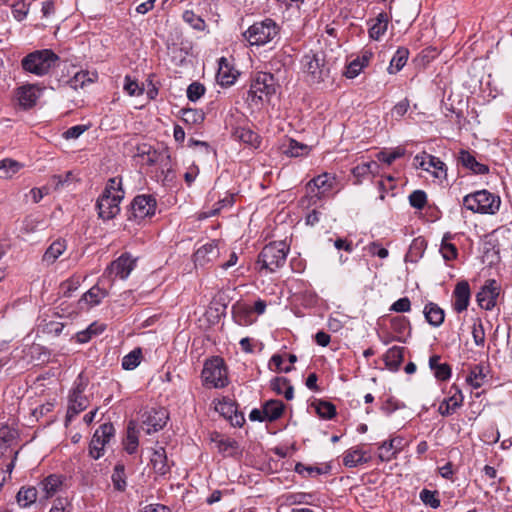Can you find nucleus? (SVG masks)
Here are the masks:
<instances>
[{
  "instance_id": "f257e3e1",
  "label": "nucleus",
  "mask_w": 512,
  "mask_h": 512,
  "mask_svg": "<svg viewBox=\"0 0 512 512\" xmlns=\"http://www.w3.org/2000/svg\"><path fill=\"white\" fill-rule=\"evenodd\" d=\"M121 179H109L105 189L99 196L96 207L98 216L103 220L113 219L120 211L119 203L123 199L124 192L121 189Z\"/></svg>"
},
{
  "instance_id": "f03ea898",
  "label": "nucleus",
  "mask_w": 512,
  "mask_h": 512,
  "mask_svg": "<svg viewBox=\"0 0 512 512\" xmlns=\"http://www.w3.org/2000/svg\"><path fill=\"white\" fill-rule=\"evenodd\" d=\"M303 72L312 84L324 82L330 76V69L326 63V54L323 50H310L301 59Z\"/></svg>"
},
{
  "instance_id": "7ed1b4c3",
  "label": "nucleus",
  "mask_w": 512,
  "mask_h": 512,
  "mask_svg": "<svg viewBox=\"0 0 512 512\" xmlns=\"http://www.w3.org/2000/svg\"><path fill=\"white\" fill-rule=\"evenodd\" d=\"M59 57L51 49L35 50L21 60L22 69L36 76H44L56 65Z\"/></svg>"
},
{
  "instance_id": "20e7f679",
  "label": "nucleus",
  "mask_w": 512,
  "mask_h": 512,
  "mask_svg": "<svg viewBox=\"0 0 512 512\" xmlns=\"http://www.w3.org/2000/svg\"><path fill=\"white\" fill-rule=\"evenodd\" d=\"M289 253V246L285 241H274L265 245L260 252L257 264L261 269L269 272H275L281 268L287 259Z\"/></svg>"
},
{
  "instance_id": "39448f33",
  "label": "nucleus",
  "mask_w": 512,
  "mask_h": 512,
  "mask_svg": "<svg viewBox=\"0 0 512 512\" xmlns=\"http://www.w3.org/2000/svg\"><path fill=\"white\" fill-rule=\"evenodd\" d=\"M279 33V26L270 18L254 22L242 33V37L250 45L261 46L272 41Z\"/></svg>"
},
{
  "instance_id": "423d86ee",
  "label": "nucleus",
  "mask_w": 512,
  "mask_h": 512,
  "mask_svg": "<svg viewBox=\"0 0 512 512\" xmlns=\"http://www.w3.org/2000/svg\"><path fill=\"white\" fill-rule=\"evenodd\" d=\"M500 197L488 190H479L463 198V205L474 213L495 214L500 207Z\"/></svg>"
},
{
  "instance_id": "0eeeda50",
  "label": "nucleus",
  "mask_w": 512,
  "mask_h": 512,
  "mask_svg": "<svg viewBox=\"0 0 512 512\" xmlns=\"http://www.w3.org/2000/svg\"><path fill=\"white\" fill-rule=\"evenodd\" d=\"M276 90L277 82L274 75L268 72H258L251 83L248 99L255 104L269 101Z\"/></svg>"
},
{
  "instance_id": "6e6552de",
  "label": "nucleus",
  "mask_w": 512,
  "mask_h": 512,
  "mask_svg": "<svg viewBox=\"0 0 512 512\" xmlns=\"http://www.w3.org/2000/svg\"><path fill=\"white\" fill-rule=\"evenodd\" d=\"M205 385L213 388H223L228 384L227 370L223 359L214 357L207 360L202 370Z\"/></svg>"
},
{
  "instance_id": "1a4fd4ad",
  "label": "nucleus",
  "mask_w": 512,
  "mask_h": 512,
  "mask_svg": "<svg viewBox=\"0 0 512 512\" xmlns=\"http://www.w3.org/2000/svg\"><path fill=\"white\" fill-rule=\"evenodd\" d=\"M114 434L115 428L111 423H104L95 431L89 444V454L93 459H99L103 455L105 445Z\"/></svg>"
},
{
  "instance_id": "9d476101",
  "label": "nucleus",
  "mask_w": 512,
  "mask_h": 512,
  "mask_svg": "<svg viewBox=\"0 0 512 512\" xmlns=\"http://www.w3.org/2000/svg\"><path fill=\"white\" fill-rule=\"evenodd\" d=\"M79 382H75L69 395V406L66 414V421H71L76 415L84 411L88 405V399L83 395L85 385L82 382L81 374L78 377Z\"/></svg>"
},
{
  "instance_id": "9b49d317",
  "label": "nucleus",
  "mask_w": 512,
  "mask_h": 512,
  "mask_svg": "<svg viewBox=\"0 0 512 512\" xmlns=\"http://www.w3.org/2000/svg\"><path fill=\"white\" fill-rule=\"evenodd\" d=\"M156 211V199L151 195H138L131 203V215L129 219L141 221L146 217H151Z\"/></svg>"
},
{
  "instance_id": "f8f14e48",
  "label": "nucleus",
  "mask_w": 512,
  "mask_h": 512,
  "mask_svg": "<svg viewBox=\"0 0 512 512\" xmlns=\"http://www.w3.org/2000/svg\"><path fill=\"white\" fill-rule=\"evenodd\" d=\"M136 266V258H133L129 253H123L116 260L111 262L107 267L106 272L114 277L125 280L130 275L131 271Z\"/></svg>"
},
{
  "instance_id": "ddd939ff",
  "label": "nucleus",
  "mask_w": 512,
  "mask_h": 512,
  "mask_svg": "<svg viewBox=\"0 0 512 512\" xmlns=\"http://www.w3.org/2000/svg\"><path fill=\"white\" fill-rule=\"evenodd\" d=\"M499 286L494 279L488 280L480 291L476 294L478 305L485 310H492L499 296Z\"/></svg>"
},
{
  "instance_id": "4468645a",
  "label": "nucleus",
  "mask_w": 512,
  "mask_h": 512,
  "mask_svg": "<svg viewBox=\"0 0 512 512\" xmlns=\"http://www.w3.org/2000/svg\"><path fill=\"white\" fill-rule=\"evenodd\" d=\"M334 178L328 173H323L311 179L307 183V190L317 199H322L333 188Z\"/></svg>"
},
{
  "instance_id": "2eb2a0df",
  "label": "nucleus",
  "mask_w": 512,
  "mask_h": 512,
  "mask_svg": "<svg viewBox=\"0 0 512 512\" xmlns=\"http://www.w3.org/2000/svg\"><path fill=\"white\" fill-rule=\"evenodd\" d=\"M168 413L164 409L152 410L147 413L142 422V430L147 434L157 432L166 425L168 420Z\"/></svg>"
},
{
  "instance_id": "dca6fc26",
  "label": "nucleus",
  "mask_w": 512,
  "mask_h": 512,
  "mask_svg": "<svg viewBox=\"0 0 512 512\" xmlns=\"http://www.w3.org/2000/svg\"><path fill=\"white\" fill-rule=\"evenodd\" d=\"M449 394L450 396L445 398L438 408L442 416L452 415L463 404L464 396L456 385L450 387Z\"/></svg>"
},
{
  "instance_id": "f3484780",
  "label": "nucleus",
  "mask_w": 512,
  "mask_h": 512,
  "mask_svg": "<svg viewBox=\"0 0 512 512\" xmlns=\"http://www.w3.org/2000/svg\"><path fill=\"white\" fill-rule=\"evenodd\" d=\"M220 250L218 242L213 240L201 247H199L194 253V262L196 266H205L206 264L213 262L219 257Z\"/></svg>"
},
{
  "instance_id": "a211bd4d",
  "label": "nucleus",
  "mask_w": 512,
  "mask_h": 512,
  "mask_svg": "<svg viewBox=\"0 0 512 512\" xmlns=\"http://www.w3.org/2000/svg\"><path fill=\"white\" fill-rule=\"evenodd\" d=\"M414 160L417 163V165L421 167L423 170L430 171V169L433 168L435 170L433 172L435 177H446V165L438 157L429 154H424L423 156L417 155Z\"/></svg>"
},
{
  "instance_id": "6ab92c4d",
  "label": "nucleus",
  "mask_w": 512,
  "mask_h": 512,
  "mask_svg": "<svg viewBox=\"0 0 512 512\" xmlns=\"http://www.w3.org/2000/svg\"><path fill=\"white\" fill-rule=\"evenodd\" d=\"M42 89L34 84L21 86L17 89L18 101L24 109H31L37 103Z\"/></svg>"
},
{
  "instance_id": "aec40b11",
  "label": "nucleus",
  "mask_w": 512,
  "mask_h": 512,
  "mask_svg": "<svg viewBox=\"0 0 512 512\" xmlns=\"http://www.w3.org/2000/svg\"><path fill=\"white\" fill-rule=\"evenodd\" d=\"M470 286L467 281H460L453 291V308L457 313L467 310L470 302Z\"/></svg>"
},
{
  "instance_id": "412c9836",
  "label": "nucleus",
  "mask_w": 512,
  "mask_h": 512,
  "mask_svg": "<svg viewBox=\"0 0 512 512\" xmlns=\"http://www.w3.org/2000/svg\"><path fill=\"white\" fill-rule=\"evenodd\" d=\"M457 163L474 174L484 175L489 172V167L478 162L474 155L467 150H460L457 156Z\"/></svg>"
},
{
  "instance_id": "4be33fe9",
  "label": "nucleus",
  "mask_w": 512,
  "mask_h": 512,
  "mask_svg": "<svg viewBox=\"0 0 512 512\" xmlns=\"http://www.w3.org/2000/svg\"><path fill=\"white\" fill-rule=\"evenodd\" d=\"M210 439L215 443L218 452L225 456H234L239 451V444L236 440L224 437L218 432H213Z\"/></svg>"
},
{
  "instance_id": "5701e85b",
  "label": "nucleus",
  "mask_w": 512,
  "mask_h": 512,
  "mask_svg": "<svg viewBox=\"0 0 512 512\" xmlns=\"http://www.w3.org/2000/svg\"><path fill=\"white\" fill-rule=\"evenodd\" d=\"M403 438L394 437L388 441H384L379 446L378 457L382 462H388L396 457L397 452L402 450Z\"/></svg>"
},
{
  "instance_id": "b1692460",
  "label": "nucleus",
  "mask_w": 512,
  "mask_h": 512,
  "mask_svg": "<svg viewBox=\"0 0 512 512\" xmlns=\"http://www.w3.org/2000/svg\"><path fill=\"white\" fill-rule=\"evenodd\" d=\"M236 73L230 66L229 61L225 57H221L218 61V71L216 74L217 82L222 87L232 85L236 80Z\"/></svg>"
},
{
  "instance_id": "393cba45",
  "label": "nucleus",
  "mask_w": 512,
  "mask_h": 512,
  "mask_svg": "<svg viewBox=\"0 0 512 512\" xmlns=\"http://www.w3.org/2000/svg\"><path fill=\"white\" fill-rule=\"evenodd\" d=\"M233 139L258 148L261 143L260 136L249 127L237 126L232 130Z\"/></svg>"
},
{
  "instance_id": "a878e982",
  "label": "nucleus",
  "mask_w": 512,
  "mask_h": 512,
  "mask_svg": "<svg viewBox=\"0 0 512 512\" xmlns=\"http://www.w3.org/2000/svg\"><path fill=\"white\" fill-rule=\"evenodd\" d=\"M151 464L153 470L158 475H166L170 471V465L168 464V458L166 451L163 447H159L154 450L151 457Z\"/></svg>"
},
{
  "instance_id": "bb28decb",
  "label": "nucleus",
  "mask_w": 512,
  "mask_h": 512,
  "mask_svg": "<svg viewBox=\"0 0 512 512\" xmlns=\"http://www.w3.org/2000/svg\"><path fill=\"white\" fill-rule=\"evenodd\" d=\"M404 351L405 348L400 346L389 348L384 355L386 367L391 371H397L403 362Z\"/></svg>"
},
{
  "instance_id": "cd10ccee",
  "label": "nucleus",
  "mask_w": 512,
  "mask_h": 512,
  "mask_svg": "<svg viewBox=\"0 0 512 512\" xmlns=\"http://www.w3.org/2000/svg\"><path fill=\"white\" fill-rule=\"evenodd\" d=\"M423 314L426 321L434 327H438L444 322V310L440 308L436 303L429 302L426 304L423 310Z\"/></svg>"
},
{
  "instance_id": "c85d7f7f",
  "label": "nucleus",
  "mask_w": 512,
  "mask_h": 512,
  "mask_svg": "<svg viewBox=\"0 0 512 512\" xmlns=\"http://www.w3.org/2000/svg\"><path fill=\"white\" fill-rule=\"evenodd\" d=\"M264 417L269 422L279 419L285 409V405L280 400H268L263 404Z\"/></svg>"
},
{
  "instance_id": "c756f323",
  "label": "nucleus",
  "mask_w": 512,
  "mask_h": 512,
  "mask_svg": "<svg viewBox=\"0 0 512 512\" xmlns=\"http://www.w3.org/2000/svg\"><path fill=\"white\" fill-rule=\"evenodd\" d=\"M107 295L108 292L105 289L95 285L82 295L80 303L85 302L89 307H93L100 304Z\"/></svg>"
},
{
  "instance_id": "7c9ffc66",
  "label": "nucleus",
  "mask_w": 512,
  "mask_h": 512,
  "mask_svg": "<svg viewBox=\"0 0 512 512\" xmlns=\"http://www.w3.org/2000/svg\"><path fill=\"white\" fill-rule=\"evenodd\" d=\"M368 461L369 459L365 457V452L358 448L347 450L343 457V464L349 468L356 467L362 463H367Z\"/></svg>"
},
{
  "instance_id": "2f4dec72",
  "label": "nucleus",
  "mask_w": 512,
  "mask_h": 512,
  "mask_svg": "<svg viewBox=\"0 0 512 512\" xmlns=\"http://www.w3.org/2000/svg\"><path fill=\"white\" fill-rule=\"evenodd\" d=\"M266 306V302L264 300L259 299L254 303L253 308H245L239 310L238 315L236 316L238 318V323L241 325L251 323V320L248 319L250 317V314L252 312H256L259 315L263 314L265 312Z\"/></svg>"
},
{
  "instance_id": "473e14b6",
  "label": "nucleus",
  "mask_w": 512,
  "mask_h": 512,
  "mask_svg": "<svg viewBox=\"0 0 512 512\" xmlns=\"http://www.w3.org/2000/svg\"><path fill=\"white\" fill-rule=\"evenodd\" d=\"M105 329V324L93 322L85 330L79 331L76 334V340L79 343H87L93 336L101 334Z\"/></svg>"
},
{
  "instance_id": "72a5a7b5",
  "label": "nucleus",
  "mask_w": 512,
  "mask_h": 512,
  "mask_svg": "<svg viewBox=\"0 0 512 512\" xmlns=\"http://www.w3.org/2000/svg\"><path fill=\"white\" fill-rule=\"evenodd\" d=\"M409 56V51L406 48H398L395 52L394 56L390 61V65L388 67V72L390 74H395L399 72L406 64Z\"/></svg>"
},
{
  "instance_id": "f704fd0d",
  "label": "nucleus",
  "mask_w": 512,
  "mask_h": 512,
  "mask_svg": "<svg viewBox=\"0 0 512 512\" xmlns=\"http://www.w3.org/2000/svg\"><path fill=\"white\" fill-rule=\"evenodd\" d=\"M487 375L481 364L474 365L466 378V381L475 389L480 388L486 381Z\"/></svg>"
},
{
  "instance_id": "c9c22d12",
  "label": "nucleus",
  "mask_w": 512,
  "mask_h": 512,
  "mask_svg": "<svg viewBox=\"0 0 512 512\" xmlns=\"http://www.w3.org/2000/svg\"><path fill=\"white\" fill-rule=\"evenodd\" d=\"M62 481L56 475H49L40 483V489L43 492V497L48 499L52 497L61 486Z\"/></svg>"
},
{
  "instance_id": "e433bc0d",
  "label": "nucleus",
  "mask_w": 512,
  "mask_h": 512,
  "mask_svg": "<svg viewBox=\"0 0 512 512\" xmlns=\"http://www.w3.org/2000/svg\"><path fill=\"white\" fill-rule=\"evenodd\" d=\"M38 490L34 486L22 487L17 493V502L23 506L27 507L33 504L37 500Z\"/></svg>"
},
{
  "instance_id": "4c0bfd02",
  "label": "nucleus",
  "mask_w": 512,
  "mask_h": 512,
  "mask_svg": "<svg viewBox=\"0 0 512 512\" xmlns=\"http://www.w3.org/2000/svg\"><path fill=\"white\" fill-rule=\"evenodd\" d=\"M183 21L190 27L197 31H205L207 24L199 15H196L192 10H186L182 14Z\"/></svg>"
},
{
  "instance_id": "58836bf2",
  "label": "nucleus",
  "mask_w": 512,
  "mask_h": 512,
  "mask_svg": "<svg viewBox=\"0 0 512 512\" xmlns=\"http://www.w3.org/2000/svg\"><path fill=\"white\" fill-rule=\"evenodd\" d=\"M312 406L315 407L316 413L322 419H332L336 415V407L331 402L319 400Z\"/></svg>"
},
{
  "instance_id": "ea45409f",
  "label": "nucleus",
  "mask_w": 512,
  "mask_h": 512,
  "mask_svg": "<svg viewBox=\"0 0 512 512\" xmlns=\"http://www.w3.org/2000/svg\"><path fill=\"white\" fill-rule=\"evenodd\" d=\"M113 486L118 491H124L126 489V475H125V467L123 464L118 463L113 470L111 476Z\"/></svg>"
},
{
  "instance_id": "a19ab883",
  "label": "nucleus",
  "mask_w": 512,
  "mask_h": 512,
  "mask_svg": "<svg viewBox=\"0 0 512 512\" xmlns=\"http://www.w3.org/2000/svg\"><path fill=\"white\" fill-rule=\"evenodd\" d=\"M66 249L64 241L57 240L53 242L44 253L43 260L53 263Z\"/></svg>"
},
{
  "instance_id": "79ce46f5",
  "label": "nucleus",
  "mask_w": 512,
  "mask_h": 512,
  "mask_svg": "<svg viewBox=\"0 0 512 512\" xmlns=\"http://www.w3.org/2000/svg\"><path fill=\"white\" fill-rule=\"evenodd\" d=\"M378 167L375 161L365 162L358 164L352 169L353 176L357 179L356 184L361 182V178L374 172V169Z\"/></svg>"
},
{
  "instance_id": "37998d69",
  "label": "nucleus",
  "mask_w": 512,
  "mask_h": 512,
  "mask_svg": "<svg viewBox=\"0 0 512 512\" xmlns=\"http://www.w3.org/2000/svg\"><path fill=\"white\" fill-rule=\"evenodd\" d=\"M451 235L446 233L443 236L440 252L446 261L453 260L457 257L458 251L454 244L450 243Z\"/></svg>"
},
{
  "instance_id": "c03bdc74",
  "label": "nucleus",
  "mask_w": 512,
  "mask_h": 512,
  "mask_svg": "<svg viewBox=\"0 0 512 512\" xmlns=\"http://www.w3.org/2000/svg\"><path fill=\"white\" fill-rule=\"evenodd\" d=\"M182 120L191 125H197L204 121V113L201 110L187 108L181 110Z\"/></svg>"
},
{
  "instance_id": "a18cd8bd",
  "label": "nucleus",
  "mask_w": 512,
  "mask_h": 512,
  "mask_svg": "<svg viewBox=\"0 0 512 512\" xmlns=\"http://www.w3.org/2000/svg\"><path fill=\"white\" fill-rule=\"evenodd\" d=\"M142 352L140 348L132 350L130 353L125 355L122 359V368L124 370H133L141 362Z\"/></svg>"
},
{
  "instance_id": "49530a36",
  "label": "nucleus",
  "mask_w": 512,
  "mask_h": 512,
  "mask_svg": "<svg viewBox=\"0 0 512 512\" xmlns=\"http://www.w3.org/2000/svg\"><path fill=\"white\" fill-rule=\"evenodd\" d=\"M309 147L305 144L299 143L296 140L290 139L289 143L284 150V153L290 157H299L308 154Z\"/></svg>"
},
{
  "instance_id": "de8ad7c7",
  "label": "nucleus",
  "mask_w": 512,
  "mask_h": 512,
  "mask_svg": "<svg viewBox=\"0 0 512 512\" xmlns=\"http://www.w3.org/2000/svg\"><path fill=\"white\" fill-rule=\"evenodd\" d=\"M329 468V466H326L325 468L318 466H306L300 462L295 465V471L302 476H314L325 474L328 472Z\"/></svg>"
},
{
  "instance_id": "09e8293b",
  "label": "nucleus",
  "mask_w": 512,
  "mask_h": 512,
  "mask_svg": "<svg viewBox=\"0 0 512 512\" xmlns=\"http://www.w3.org/2000/svg\"><path fill=\"white\" fill-rule=\"evenodd\" d=\"M23 165L13 159L6 158L0 161V171L4 172L5 177H11L12 175L16 174Z\"/></svg>"
},
{
  "instance_id": "8fccbe9b",
  "label": "nucleus",
  "mask_w": 512,
  "mask_h": 512,
  "mask_svg": "<svg viewBox=\"0 0 512 512\" xmlns=\"http://www.w3.org/2000/svg\"><path fill=\"white\" fill-rule=\"evenodd\" d=\"M472 337L474 343L478 347L485 344V331L481 319H476L472 326Z\"/></svg>"
},
{
  "instance_id": "3c124183",
  "label": "nucleus",
  "mask_w": 512,
  "mask_h": 512,
  "mask_svg": "<svg viewBox=\"0 0 512 512\" xmlns=\"http://www.w3.org/2000/svg\"><path fill=\"white\" fill-rule=\"evenodd\" d=\"M409 203L413 208L423 209L427 204V195L423 190H415L409 195Z\"/></svg>"
},
{
  "instance_id": "603ef678",
  "label": "nucleus",
  "mask_w": 512,
  "mask_h": 512,
  "mask_svg": "<svg viewBox=\"0 0 512 512\" xmlns=\"http://www.w3.org/2000/svg\"><path fill=\"white\" fill-rule=\"evenodd\" d=\"M420 499L425 505H428L431 508H438L440 506V500L436 491L423 489L420 492Z\"/></svg>"
},
{
  "instance_id": "864d4df0",
  "label": "nucleus",
  "mask_w": 512,
  "mask_h": 512,
  "mask_svg": "<svg viewBox=\"0 0 512 512\" xmlns=\"http://www.w3.org/2000/svg\"><path fill=\"white\" fill-rule=\"evenodd\" d=\"M123 88L129 96H140L144 92V89L139 86L138 82L129 75L125 76Z\"/></svg>"
},
{
  "instance_id": "5fc2aeb1",
  "label": "nucleus",
  "mask_w": 512,
  "mask_h": 512,
  "mask_svg": "<svg viewBox=\"0 0 512 512\" xmlns=\"http://www.w3.org/2000/svg\"><path fill=\"white\" fill-rule=\"evenodd\" d=\"M205 86L199 82L191 83L187 88V98L195 102L200 99L205 93Z\"/></svg>"
},
{
  "instance_id": "6e6d98bb",
  "label": "nucleus",
  "mask_w": 512,
  "mask_h": 512,
  "mask_svg": "<svg viewBox=\"0 0 512 512\" xmlns=\"http://www.w3.org/2000/svg\"><path fill=\"white\" fill-rule=\"evenodd\" d=\"M30 4H26L25 2L17 1L12 5V15L15 20L18 22L23 21L28 13H29Z\"/></svg>"
},
{
  "instance_id": "4d7b16f0",
  "label": "nucleus",
  "mask_w": 512,
  "mask_h": 512,
  "mask_svg": "<svg viewBox=\"0 0 512 512\" xmlns=\"http://www.w3.org/2000/svg\"><path fill=\"white\" fill-rule=\"evenodd\" d=\"M216 410L225 418L229 419L232 414L236 412V405L229 399H223L217 404Z\"/></svg>"
},
{
  "instance_id": "13d9d810",
  "label": "nucleus",
  "mask_w": 512,
  "mask_h": 512,
  "mask_svg": "<svg viewBox=\"0 0 512 512\" xmlns=\"http://www.w3.org/2000/svg\"><path fill=\"white\" fill-rule=\"evenodd\" d=\"M142 154H147L146 162L149 165H154L160 161H163V159H169V155L166 151H164V152H157L156 150L151 151V147H149L147 151L145 149H143Z\"/></svg>"
},
{
  "instance_id": "bf43d9fd",
  "label": "nucleus",
  "mask_w": 512,
  "mask_h": 512,
  "mask_svg": "<svg viewBox=\"0 0 512 512\" xmlns=\"http://www.w3.org/2000/svg\"><path fill=\"white\" fill-rule=\"evenodd\" d=\"M86 82H93V79L89 77L88 71L77 72L69 83L74 89L82 88Z\"/></svg>"
},
{
  "instance_id": "052dcab7",
  "label": "nucleus",
  "mask_w": 512,
  "mask_h": 512,
  "mask_svg": "<svg viewBox=\"0 0 512 512\" xmlns=\"http://www.w3.org/2000/svg\"><path fill=\"white\" fill-rule=\"evenodd\" d=\"M405 153V150L402 148H396L392 152L382 151L378 154V159L388 165L392 164L396 159L402 157Z\"/></svg>"
},
{
  "instance_id": "680f3d73",
  "label": "nucleus",
  "mask_w": 512,
  "mask_h": 512,
  "mask_svg": "<svg viewBox=\"0 0 512 512\" xmlns=\"http://www.w3.org/2000/svg\"><path fill=\"white\" fill-rule=\"evenodd\" d=\"M80 281L78 278H70L61 283L60 289L63 296L70 297L72 293L78 289Z\"/></svg>"
},
{
  "instance_id": "e2e57ef3",
  "label": "nucleus",
  "mask_w": 512,
  "mask_h": 512,
  "mask_svg": "<svg viewBox=\"0 0 512 512\" xmlns=\"http://www.w3.org/2000/svg\"><path fill=\"white\" fill-rule=\"evenodd\" d=\"M138 447V437L135 434V431L128 428L126 442H125V450L128 454H133L136 452Z\"/></svg>"
},
{
  "instance_id": "0e129e2a",
  "label": "nucleus",
  "mask_w": 512,
  "mask_h": 512,
  "mask_svg": "<svg viewBox=\"0 0 512 512\" xmlns=\"http://www.w3.org/2000/svg\"><path fill=\"white\" fill-rule=\"evenodd\" d=\"M411 309V302L408 297H403L395 301L391 307L390 310L397 312V313H405L410 311Z\"/></svg>"
},
{
  "instance_id": "69168bd1",
  "label": "nucleus",
  "mask_w": 512,
  "mask_h": 512,
  "mask_svg": "<svg viewBox=\"0 0 512 512\" xmlns=\"http://www.w3.org/2000/svg\"><path fill=\"white\" fill-rule=\"evenodd\" d=\"M362 69H363V66L360 64V61H358L357 59H354L347 65L344 75L349 79H353L360 74Z\"/></svg>"
},
{
  "instance_id": "338daca9",
  "label": "nucleus",
  "mask_w": 512,
  "mask_h": 512,
  "mask_svg": "<svg viewBox=\"0 0 512 512\" xmlns=\"http://www.w3.org/2000/svg\"><path fill=\"white\" fill-rule=\"evenodd\" d=\"M409 106H410V103H409V100L407 98L399 101L393 108H392V111H391V114L393 117H396V118H401L403 117L408 109H409Z\"/></svg>"
},
{
  "instance_id": "774afa93",
  "label": "nucleus",
  "mask_w": 512,
  "mask_h": 512,
  "mask_svg": "<svg viewBox=\"0 0 512 512\" xmlns=\"http://www.w3.org/2000/svg\"><path fill=\"white\" fill-rule=\"evenodd\" d=\"M70 507V503L67 498L59 497L57 498L49 512H70L68 508Z\"/></svg>"
}]
</instances>
